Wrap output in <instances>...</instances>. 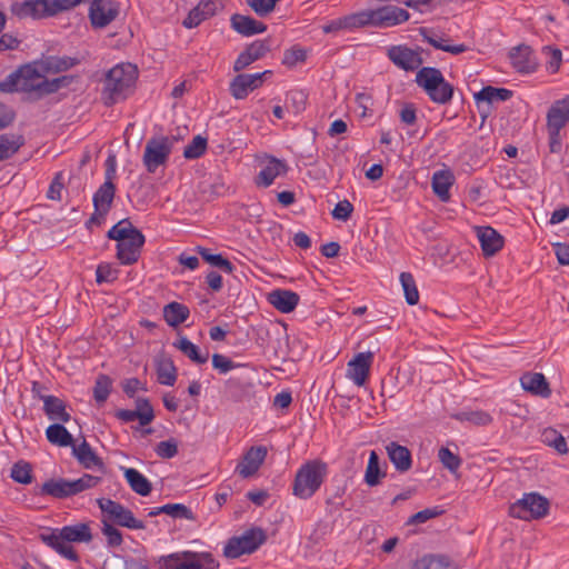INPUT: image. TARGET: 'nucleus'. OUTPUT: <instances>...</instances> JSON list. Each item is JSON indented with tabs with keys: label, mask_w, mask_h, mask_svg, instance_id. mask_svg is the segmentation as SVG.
Segmentation results:
<instances>
[{
	"label": "nucleus",
	"mask_w": 569,
	"mask_h": 569,
	"mask_svg": "<svg viewBox=\"0 0 569 569\" xmlns=\"http://www.w3.org/2000/svg\"><path fill=\"white\" fill-rule=\"evenodd\" d=\"M217 11V3L213 0H201L188 17L183 20V27L191 29L198 27L202 21L213 17Z\"/></svg>",
	"instance_id": "obj_21"
},
{
	"label": "nucleus",
	"mask_w": 569,
	"mask_h": 569,
	"mask_svg": "<svg viewBox=\"0 0 569 569\" xmlns=\"http://www.w3.org/2000/svg\"><path fill=\"white\" fill-rule=\"evenodd\" d=\"M109 522L114 526L124 527L131 530H142L146 528L143 521L137 519L133 512L119 502L109 499Z\"/></svg>",
	"instance_id": "obj_13"
},
{
	"label": "nucleus",
	"mask_w": 569,
	"mask_h": 569,
	"mask_svg": "<svg viewBox=\"0 0 569 569\" xmlns=\"http://www.w3.org/2000/svg\"><path fill=\"white\" fill-rule=\"evenodd\" d=\"M98 482V478L90 475H84L76 480H49L46 481L41 487V493L49 495L54 498H67L77 495L88 488L94 487Z\"/></svg>",
	"instance_id": "obj_9"
},
{
	"label": "nucleus",
	"mask_w": 569,
	"mask_h": 569,
	"mask_svg": "<svg viewBox=\"0 0 569 569\" xmlns=\"http://www.w3.org/2000/svg\"><path fill=\"white\" fill-rule=\"evenodd\" d=\"M569 122V96L555 101L547 113V128L562 129Z\"/></svg>",
	"instance_id": "obj_22"
},
{
	"label": "nucleus",
	"mask_w": 569,
	"mask_h": 569,
	"mask_svg": "<svg viewBox=\"0 0 569 569\" xmlns=\"http://www.w3.org/2000/svg\"><path fill=\"white\" fill-rule=\"evenodd\" d=\"M270 50V43L268 40H257L252 42L247 49L241 52L234 61V71H240L247 68L252 62L261 59Z\"/></svg>",
	"instance_id": "obj_18"
},
{
	"label": "nucleus",
	"mask_w": 569,
	"mask_h": 569,
	"mask_svg": "<svg viewBox=\"0 0 569 569\" xmlns=\"http://www.w3.org/2000/svg\"><path fill=\"white\" fill-rule=\"evenodd\" d=\"M198 252L211 266L217 267L227 273H231L233 271L232 263L224 259L221 254L210 253L208 249L202 247L198 248Z\"/></svg>",
	"instance_id": "obj_48"
},
{
	"label": "nucleus",
	"mask_w": 569,
	"mask_h": 569,
	"mask_svg": "<svg viewBox=\"0 0 569 569\" xmlns=\"http://www.w3.org/2000/svg\"><path fill=\"white\" fill-rule=\"evenodd\" d=\"M412 569H455L445 557L425 556L417 560Z\"/></svg>",
	"instance_id": "obj_45"
},
{
	"label": "nucleus",
	"mask_w": 569,
	"mask_h": 569,
	"mask_svg": "<svg viewBox=\"0 0 569 569\" xmlns=\"http://www.w3.org/2000/svg\"><path fill=\"white\" fill-rule=\"evenodd\" d=\"M453 418L461 422H470L475 426H488L492 422V417L483 410L462 411L453 415Z\"/></svg>",
	"instance_id": "obj_42"
},
{
	"label": "nucleus",
	"mask_w": 569,
	"mask_h": 569,
	"mask_svg": "<svg viewBox=\"0 0 569 569\" xmlns=\"http://www.w3.org/2000/svg\"><path fill=\"white\" fill-rule=\"evenodd\" d=\"M89 2V19L94 29L107 27V0H84Z\"/></svg>",
	"instance_id": "obj_35"
},
{
	"label": "nucleus",
	"mask_w": 569,
	"mask_h": 569,
	"mask_svg": "<svg viewBox=\"0 0 569 569\" xmlns=\"http://www.w3.org/2000/svg\"><path fill=\"white\" fill-rule=\"evenodd\" d=\"M416 82L436 103L445 104L452 98L453 87L445 80L441 71L437 68H421L417 72Z\"/></svg>",
	"instance_id": "obj_4"
},
{
	"label": "nucleus",
	"mask_w": 569,
	"mask_h": 569,
	"mask_svg": "<svg viewBox=\"0 0 569 569\" xmlns=\"http://www.w3.org/2000/svg\"><path fill=\"white\" fill-rule=\"evenodd\" d=\"M63 540L68 542H88L91 540V530L87 523L66 526L61 529Z\"/></svg>",
	"instance_id": "obj_34"
},
{
	"label": "nucleus",
	"mask_w": 569,
	"mask_h": 569,
	"mask_svg": "<svg viewBox=\"0 0 569 569\" xmlns=\"http://www.w3.org/2000/svg\"><path fill=\"white\" fill-rule=\"evenodd\" d=\"M111 561V566L113 569H149L147 565L138 561L136 559H124L120 555H112L109 557V562Z\"/></svg>",
	"instance_id": "obj_55"
},
{
	"label": "nucleus",
	"mask_w": 569,
	"mask_h": 569,
	"mask_svg": "<svg viewBox=\"0 0 569 569\" xmlns=\"http://www.w3.org/2000/svg\"><path fill=\"white\" fill-rule=\"evenodd\" d=\"M267 540L263 529L253 527L246 530L241 536L232 537L228 540L223 549L227 558H238L244 553L254 552Z\"/></svg>",
	"instance_id": "obj_7"
},
{
	"label": "nucleus",
	"mask_w": 569,
	"mask_h": 569,
	"mask_svg": "<svg viewBox=\"0 0 569 569\" xmlns=\"http://www.w3.org/2000/svg\"><path fill=\"white\" fill-rule=\"evenodd\" d=\"M20 76V68L8 74L2 81H0V91L3 93L21 91Z\"/></svg>",
	"instance_id": "obj_58"
},
{
	"label": "nucleus",
	"mask_w": 569,
	"mask_h": 569,
	"mask_svg": "<svg viewBox=\"0 0 569 569\" xmlns=\"http://www.w3.org/2000/svg\"><path fill=\"white\" fill-rule=\"evenodd\" d=\"M124 477L130 488L140 496H148L152 490L151 482L138 470L133 468L124 469Z\"/></svg>",
	"instance_id": "obj_30"
},
{
	"label": "nucleus",
	"mask_w": 569,
	"mask_h": 569,
	"mask_svg": "<svg viewBox=\"0 0 569 569\" xmlns=\"http://www.w3.org/2000/svg\"><path fill=\"white\" fill-rule=\"evenodd\" d=\"M307 58V52L305 49L299 47H292L284 51L282 62L288 67H293L298 62L305 61Z\"/></svg>",
	"instance_id": "obj_60"
},
{
	"label": "nucleus",
	"mask_w": 569,
	"mask_h": 569,
	"mask_svg": "<svg viewBox=\"0 0 569 569\" xmlns=\"http://www.w3.org/2000/svg\"><path fill=\"white\" fill-rule=\"evenodd\" d=\"M77 59L71 57H49L44 61L47 71L61 72L77 64Z\"/></svg>",
	"instance_id": "obj_49"
},
{
	"label": "nucleus",
	"mask_w": 569,
	"mask_h": 569,
	"mask_svg": "<svg viewBox=\"0 0 569 569\" xmlns=\"http://www.w3.org/2000/svg\"><path fill=\"white\" fill-rule=\"evenodd\" d=\"M134 233H141L133 224L128 220L123 219L118 221L111 229H109V239H113L117 242L122 239H129Z\"/></svg>",
	"instance_id": "obj_43"
},
{
	"label": "nucleus",
	"mask_w": 569,
	"mask_h": 569,
	"mask_svg": "<svg viewBox=\"0 0 569 569\" xmlns=\"http://www.w3.org/2000/svg\"><path fill=\"white\" fill-rule=\"evenodd\" d=\"M549 501L537 492L525 493L521 499L512 503L509 515L513 518L530 521L547 516Z\"/></svg>",
	"instance_id": "obj_6"
},
{
	"label": "nucleus",
	"mask_w": 569,
	"mask_h": 569,
	"mask_svg": "<svg viewBox=\"0 0 569 569\" xmlns=\"http://www.w3.org/2000/svg\"><path fill=\"white\" fill-rule=\"evenodd\" d=\"M400 282L405 292L407 303L410 306L417 305L419 301V291L412 274L409 272H402L400 274Z\"/></svg>",
	"instance_id": "obj_44"
},
{
	"label": "nucleus",
	"mask_w": 569,
	"mask_h": 569,
	"mask_svg": "<svg viewBox=\"0 0 569 569\" xmlns=\"http://www.w3.org/2000/svg\"><path fill=\"white\" fill-rule=\"evenodd\" d=\"M287 172V164L276 158H271L259 172L256 183L261 187H269L274 179Z\"/></svg>",
	"instance_id": "obj_27"
},
{
	"label": "nucleus",
	"mask_w": 569,
	"mask_h": 569,
	"mask_svg": "<svg viewBox=\"0 0 569 569\" xmlns=\"http://www.w3.org/2000/svg\"><path fill=\"white\" fill-rule=\"evenodd\" d=\"M46 436L49 442L59 447H68L73 442L72 435L61 423L50 425Z\"/></svg>",
	"instance_id": "obj_38"
},
{
	"label": "nucleus",
	"mask_w": 569,
	"mask_h": 569,
	"mask_svg": "<svg viewBox=\"0 0 569 569\" xmlns=\"http://www.w3.org/2000/svg\"><path fill=\"white\" fill-rule=\"evenodd\" d=\"M268 301L280 312L289 313L299 302V296L290 290L276 289L268 295Z\"/></svg>",
	"instance_id": "obj_23"
},
{
	"label": "nucleus",
	"mask_w": 569,
	"mask_h": 569,
	"mask_svg": "<svg viewBox=\"0 0 569 569\" xmlns=\"http://www.w3.org/2000/svg\"><path fill=\"white\" fill-rule=\"evenodd\" d=\"M386 472L381 471L379 466V456L376 451H371L365 473V481L370 487H376L380 483V478L385 477Z\"/></svg>",
	"instance_id": "obj_41"
},
{
	"label": "nucleus",
	"mask_w": 569,
	"mask_h": 569,
	"mask_svg": "<svg viewBox=\"0 0 569 569\" xmlns=\"http://www.w3.org/2000/svg\"><path fill=\"white\" fill-rule=\"evenodd\" d=\"M453 178L448 171H437L432 177V190L441 201L450 199V187L452 186Z\"/></svg>",
	"instance_id": "obj_33"
},
{
	"label": "nucleus",
	"mask_w": 569,
	"mask_h": 569,
	"mask_svg": "<svg viewBox=\"0 0 569 569\" xmlns=\"http://www.w3.org/2000/svg\"><path fill=\"white\" fill-rule=\"evenodd\" d=\"M206 149H207V139L204 137L198 134L184 148L183 157L187 159H197L204 153Z\"/></svg>",
	"instance_id": "obj_50"
},
{
	"label": "nucleus",
	"mask_w": 569,
	"mask_h": 569,
	"mask_svg": "<svg viewBox=\"0 0 569 569\" xmlns=\"http://www.w3.org/2000/svg\"><path fill=\"white\" fill-rule=\"evenodd\" d=\"M420 34L423 37V40L427 41L430 46H432L436 49L442 50L445 52H449L452 54H460L468 50L467 46L465 44H446L443 41V38L436 36L433 32H431L427 28H420L419 30Z\"/></svg>",
	"instance_id": "obj_29"
},
{
	"label": "nucleus",
	"mask_w": 569,
	"mask_h": 569,
	"mask_svg": "<svg viewBox=\"0 0 569 569\" xmlns=\"http://www.w3.org/2000/svg\"><path fill=\"white\" fill-rule=\"evenodd\" d=\"M43 410L47 417L52 421L68 422L71 419L70 413L67 411L66 403L62 399L48 396L42 397Z\"/></svg>",
	"instance_id": "obj_25"
},
{
	"label": "nucleus",
	"mask_w": 569,
	"mask_h": 569,
	"mask_svg": "<svg viewBox=\"0 0 569 569\" xmlns=\"http://www.w3.org/2000/svg\"><path fill=\"white\" fill-rule=\"evenodd\" d=\"M542 441L552 447L560 455L568 452V446L565 437L555 429L545 430L542 433Z\"/></svg>",
	"instance_id": "obj_46"
},
{
	"label": "nucleus",
	"mask_w": 569,
	"mask_h": 569,
	"mask_svg": "<svg viewBox=\"0 0 569 569\" xmlns=\"http://www.w3.org/2000/svg\"><path fill=\"white\" fill-rule=\"evenodd\" d=\"M190 315L188 307L179 302H170L163 308V317L170 327H178L184 322Z\"/></svg>",
	"instance_id": "obj_32"
},
{
	"label": "nucleus",
	"mask_w": 569,
	"mask_h": 569,
	"mask_svg": "<svg viewBox=\"0 0 569 569\" xmlns=\"http://www.w3.org/2000/svg\"><path fill=\"white\" fill-rule=\"evenodd\" d=\"M160 510L172 518L194 520L192 511L182 503H168L161 506Z\"/></svg>",
	"instance_id": "obj_51"
},
{
	"label": "nucleus",
	"mask_w": 569,
	"mask_h": 569,
	"mask_svg": "<svg viewBox=\"0 0 569 569\" xmlns=\"http://www.w3.org/2000/svg\"><path fill=\"white\" fill-rule=\"evenodd\" d=\"M174 346L191 361L202 365L209 359V353H201L199 348L192 343L187 337H180Z\"/></svg>",
	"instance_id": "obj_39"
},
{
	"label": "nucleus",
	"mask_w": 569,
	"mask_h": 569,
	"mask_svg": "<svg viewBox=\"0 0 569 569\" xmlns=\"http://www.w3.org/2000/svg\"><path fill=\"white\" fill-rule=\"evenodd\" d=\"M438 458L443 467L450 472H456L461 466V459L448 448H440L438 451Z\"/></svg>",
	"instance_id": "obj_53"
},
{
	"label": "nucleus",
	"mask_w": 569,
	"mask_h": 569,
	"mask_svg": "<svg viewBox=\"0 0 569 569\" xmlns=\"http://www.w3.org/2000/svg\"><path fill=\"white\" fill-rule=\"evenodd\" d=\"M94 212L87 222L88 228L100 224L107 213V181L103 182L93 197Z\"/></svg>",
	"instance_id": "obj_31"
},
{
	"label": "nucleus",
	"mask_w": 569,
	"mask_h": 569,
	"mask_svg": "<svg viewBox=\"0 0 569 569\" xmlns=\"http://www.w3.org/2000/svg\"><path fill=\"white\" fill-rule=\"evenodd\" d=\"M212 367L218 370L220 373H227L230 370L237 369V368H248L246 365L236 363L232 360H230L228 357L214 353L212 356Z\"/></svg>",
	"instance_id": "obj_54"
},
{
	"label": "nucleus",
	"mask_w": 569,
	"mask_h": 569,
	"mask_svg": "<svg viewBox=\"0 0 569 569\" xmlns=\"http://www.w3.org/2000/svg\"><path fill=\"white\" fill-rule=\"evenodd\" d=\"M31 470L30 463L19 461L11 469V478L19 483L28 485L32 481Z\"/></svg>",
	"instance_id": "obj_52"
},
{
	"label": "nucleus",
	"mask_w": 569,
	"mask_h": 569,
	"mask_svg": "<svg viewBox=\"0 0 569 569\" xmlns=\"http://www.w3.org/2000/svg\"><path fill=\"white\" fill-rule=\"evenodd\" d=\"M20 74L21 91L33 94L36 99L57 92L59 89L70 84L73 80L70 76L47 79L30 64L21 67Z\"/></svg>",
	"instance_id": "obj_1"
},
{
	"label": "nucleus",
	"mask_w": 569,
	"mask_h": 569,
	"mask_svg": "<svg viewBox=\"0 0 569 569\" xmlns=\"http://www.w3.org/2000/svg\"><path fill=\"white\" fill-rule=\"evenodd\" d=\"M481 250L486 257L495 256L503 247V237L489 226L475 227Z\"/></svg>",
	"instance_id": "obj_15"
},
{
	"label": "nucleus",
	"mask_w": 569,
	"mask_h": 569,
	"mask_svg": "<svg viewBox=\"0 0 569 569\" xmlns=\"http://www.w3.org/2000/svg\"><path fill=\"white\" fill-rule=\"evenodd\" d=\"M512 97V91L505 88L485 87L475 94L477 101L492 103L495 101H507Z\"/></svg>",
	"instance_id": "obj_40"
},
{
	"label": "nucleus",
	"mask_w": 569,
	"mask_h": 569,
	"mask_svg": "<svg viewBox=\"0 0 569 569\" xmlns=\"http://www.w3.org/2000/svg\"><path fill=\"white\" fill-rule=\"evenodd\" d=\"M361 27L373 26L388 28L406 22L410 14L407 10L396 6H382L373 10H363L359 12Z\"/></svg>",
	"instance_id": "obj_5"
},
{
	"label": "nucleus",
	"mask_w": 569,
	"mask_h": 569,
	"mask_svg": "<svg viewBox=\"0 0 569 569\" xmlns=\"http://www.w3.org/2000/svg\"><path fill=\"white\" fill-rule=\"evenodd\" d=\"M138 69L129 62L118 63L109 69V102L127 99L136 87Z\"/></svg>",
	"instance_id": "obj_3"
},
{
	"label": "nucleus",
	"mask_w": 569,
	"mask_h": 569,
	"mask_svg": "<svg viewBox=\"0 0 569 569\" xmlns=\"http://www.w3.org/2000/svg\"><path fill=\"white\" fill-rule=\"evenodd\" d=\"M11 12L19 19L39 20L50 17L48 0H24L11 4Z\"/></svg>",
	"instance_id": "obj_12"
},
{
	"label": "nucleus",
	"mask_w": 569,
	"mask_h": 569,
	"mask_svg": "<svg viewBox=\"0 0 569 569\" xmlns=\"http://www.w3.org/2000/svg\"><path fill=\"white\" fill-rule=\"evenodd\" d=\"M270 71H263L260 73H242L238 74L230 82V93L233 98L240 100L244 99L250 91L259 88L263 82V77L269 74Z\"/></svg>",
	"instance_id": "obj_14"
},
{
	"label": "nucleus",
	"mask_w": 569,
	"mask_h": 569,
	"mask_svg": "<svg viewBox=\"0 0 569 569\" xmlns=\"http://www.w3.org/2000/svg\"><path fill=\"white\" fill-rule=\"evenodd\" d=\"M84 0H48L50 17L57 16L60 12L69 11Z\"/></svg>",
	"instance_id": "obj_57"
},
{
	"label": "nucleus",
	"mask_w": 569,
	"mask_h": 569,
	"mask_svg": "<svg viewBox=\"0 0 569 569\" xmlns=\"http://www.w3.org/2000/svg\"><path fill=\"white\" fill-rule=\"evenodd\" d=\"M73 452L79 459V461L83 463L87 468L96 463L97 458L92 452L90 446L86 441H83L78 447H73Z\"/></svg>",
	"instance_id": "obj_59"
},
{
	"label": "nucleus",
	"mask_w": 569,
	"mask_h": 569,
	"mask_svg": "<svg viewBox=\"0 0 569 569\" xmlns=\"http://www.w3.org/2000/svg\"><path fill=\"white\" fill-rule=\"evenodd\" d=\"M21 134L4 133L0 136V161L12 157L23 144Z\"/></svg>",
	"instance_id": "obj_36"
},
{
	"label": "nucleus",
	"mask_w": 569,
	"mask_h": 569,
	"mask_svg": "<svg viewBox=\"0 0 569 569\" xmlns=\"http://www.w3.org/2000/svg\"><path fill=\"white\" fill-rule=\"evenodd\" d=\"M174 141H177L174 137L166 136L153 137L147 141L142 161L148 172H156L168 161Z\"/></svg>",
	"instance_id": "obj_8"
},
{
	"label": "nucleus",
	"mask_w": 569,
	"mask_h": 569,
	"mask_svg": "<svg viewBox=\"0 0 569 569\" xmlns=\"http://www.w3.org/2000/svg\"><path fill=\"white\" fill-rule=\"evenodd\" d=\"M231 27L240 34L249 37L266 31L267 26L256 19L236 13L231 17Z\"/></svg>",
	"instance_id": "obj_24"
},
{
	"label": "nucleus",
	"mask_w": 569,
	"mask_h": 569,
	"mask_svg": "<svg viewBox=\"0 0 569 569\" xmlns=\"http://www.w3.org/2000/svg\"><path fill=\"white\" fill-rule=\"evenodd\" d=\"M134 411L139 415L138 421L141 427L150 425L154 419V411L147 398H138L136 400Z\"/></svg>",
	"instance_id": "obj_47"
},
{
	"label": "nucleus",
	"mask_w": 569,
	"mask_h": 569,
	"mask_svg": "<svg viewBox=\"0 0 569 569\" xmlns=\"http://www.w3.org/2000/svg\"><path fill=\"white\" fill-rule=\"evenodd\" d=\"M521 387L531 395L542 398L551 396V389L546 377L540 372H526L520 378Z\"/></svg>",
	"instance_id": "obj_20"
},
{
	"label": "nucleus",
	"mask_w": 569,
	"mask_h": 569,
	"mask_svg": "<svg viewBox=\"0 0 569 569\" xmlns=\"http://www.w3.org/2000/svg\"><path fill=\"white\" fill-rule=\"evenodd\" d=\"M352 211V204L348 200H342L336 204L332 217L337 220L346 221L350 218Z\"/></svg>",
	"instance_id": "obj_62"
},
{
	"label": "nucleus",
	"mask_w": 569,
	"mask_h": 569,
	"mask_svg": "<svg viewBox=\"0 0 569 569\" xmlns=\"http://www.w3.org/2000/svg\"><path fill=\"white\" fill-rule=\"evenodd\" d=\"M306 100V93L300 90L290 91L287 97V102L292 106L295 113H299L305 109Z\"/></svg>",
	"instance_id": "obj_61"
},
{
	"label": "nucleus",
	"mask_w": 569,
	"mask_h": 569,
	"mask_svg": "<svg viewBox=\"0 0 569 569\" xmlns=\"http://www.w3.org/2000/svg\"><path fill=\"white\" fill-rule=\"evenodd\" d=\"M267 456L264 447H251L243 456L242 461L237 466L241 477L248 478L254 475Z\"/></svg>",
	"instance_id": "obj_19"
},
{
	"label": "nucleus",
	"mask_w": 569,
	"mask_h": 569,
	"mask_svg": "<svg viewBox=\"0 0 569 569\" xmlns=\"http://www.w3.org/2000/svg\"><path fill=\"white\" fill-rule=\"evenodd\" d=\"M157 378L159 383L164 386H173L177 380V369L171 358L160 356L157 361Z\"/></svg>",
	"instance_id": "obj_28"
},
{
	"label": "nucleus",
	"mask_w": 569,
	"mask_h": 569,
	"mask_svg": "<svg viewBox=\"0 0 569 569\" xmlns=\"http://www.w3.org/2000/svg\"><path fill=\"white\" fill-rule=\"evenodd\" d=\"M441 513L440 510L438 509H425V510H421L415 515H412L408 521L409 525H419V523H423L426 522L427 520L431 519V518H435L437 516H439Z\"/></svg>",
	"instance_id": "obj_63"
},
{
	"label": "nucleus",
	"mask_w": 569,
	"mask_h": 569,
	"mask_svg": "<svg viewBox=\"0 0 569 569\" xmlns=\"http://www.w3.org/2000/svg\"><path fill=\"white\" fill-rule=\"evenodd\" d=\"M144 243V236L142 233H134L129 239H122L116 244L117 259L121 264H133L138 261L142 246Z\"/></svg>",
	"instance_id": "obj_11"
},
{
	"label": "nucleus",
	"mask_w": 569,
	"mask_h": 569,
	"mask_svg": "<svg viewBox=\"0 0 569 569\" xmlns=\"http://www.w3.org/2000/svg\"><path fill=\"white\" fill-rule=\"evenodd\" d=\"M154 451L162 459H171L178 453V442L173 438L160 441L156 446Z\"/></svg>",
	"instance_id": "obj_56"
},
{
	"label": "nucleus",
	"mask_w": 569,
	"mask_h": 569,
	"mask_svg": "<svg viewBox=\"0 0 569 569\" xmlns=\"http://www.w3.org/2000/svg\"><path fill=\"white\" fill-rule=\"evenodd\" d=\"M327 476V465L321 460L306 462L297 471L293 481V495L309 499L320 488Z\"/></svg>",
	"instance_id": "obj_2"
},
{
	"label": "nucleus",
	"mask_w": 569,
	"mask_h": 569,
	"mask_svg": "<svg viewBox=\"0 0 569 569\" xmlns=\"http://www.w3.org/2000/svg\"><path fill=\"white\" fill-rule=\"evenodd\" d=\"M373 360V352L357 353L347 365V377L355 385L361 387L366 383Z\"/></svg>",
	"instance_id": "obj_10"
},
{
	"label": "nucleus",
	"mask_w": 569,
	"mask_h": 569,
	"mask_svg": "<svg viewBox=\"0 0 569 569\" xmlns=\"http://www.w3.org/2000/svg\"><path fill=\"white\" fill-rule=\"evenodd\" d=\"M512 67L522 73L533 72L538 66L537 59L529 46L520 44L509 52Z\"/></svg>",
	"instance_id": "obj_16"
},
{
	"label": "nucleus",
	"mask_w": 569,
	"mask_h": 569,
	"mask_svg": "<svg viewBox=\"0 0 569 569\" xmlns=\"http://www.w3.org/2000/svg\"><path fill=\"white\" fill-rule=\"evenodd\" d=\"M388 57L403 70H415L423 63L419 52L406 47H392L388 51Z\"/></svg>",
	"instance_id": "obj_17"
},
{
	"label": "nucleus",
	"mask_w": 569,
	"mask_h": 569,
	"mask_svg": "<svg viewBox=\"0 0 569 569\" xmlns=\"http://www.w3.org/2000/svg\"><path fill=\"white\" fill-rule=\"evenodd\" d=\"M549 136V150L551 153H559L562 148V139L560 134L561 129L557 128H547Z\"/></svg>",
	"instance_id": "obj_64"
},
{
	"label": "nucleus",
	"mask_w": 569,
	"mask_h": 569,
	"mask_svg": "<svg viewBox=\"0 0 569 569\" xmlns=\"http://www.w3.org/2000/svg\"><path fill=\"white\" fill-rule=\"evenodd\" d=\"M361 27V20L359 12L352 13L336 20H331L328 23L322 26V31L325 33H336L343 29H353V28H360Z\"/></svg>",
	"instance_id": "obj_37"
},
{
	"label": "nucleus",
	"mask_w": 569,
	"mask_h": 569,
	"mask_svg": "<svg viewBox=\"0 0 569 569\" xmlns=\"http://www.w3.org/2000/svg\"><path fill=\"white\" fill-rule=\"evenodd\" d=\"M386 450L390 461L399 472H406L411 468L412 459L408 448L390 442Z\"/></svg>",
	"instance_id": "obj_26"
}]
</instances>
